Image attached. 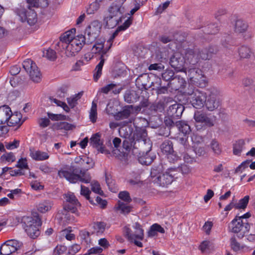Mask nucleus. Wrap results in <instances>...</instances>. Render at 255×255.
Returning a JSON list of instances; mask_svg holds the SVG:
<instances>
[{"label":"nucleus","instance_id":"nucleus-45","mask_svg":"<svg viewBox=\"0 0 255 255\" xmlns=\"http://www.w3.org/2000/svg\"><path fill=\"white\" fill-rule=\"evenodd\" d=\"M250 199V196L247 195L245 196L243 199L239 200L238 203H235V208L237 209H245L249 203Z\"/></svg>","mask_w":255,"mask_h":255},{"label":"nucleus","instance_id":"nucleus-57","mask_svg":"<svg viewBox=\"0 0 255 255\" xmlns=\"http://www.w3.org/2000/svg\"><path fill=\"white\" fill-rule=\"evenodd\" d=\"M210 242L208 241H203L199 246V249L202 253H207L209 251Z\"/></svg>","mask_w":255,"mask_h":255},{"label":"nucleus","instance_id":"nucleus-19","mask_svg":"<svg viewBox=\"0 0 255 255\" xmlns=\"http://www.w3.org/2000/svg\"><path fill=\"white\" fill-rule=\"evenodd\" d=\"M220 104V101L217 96L211 93L206 98L204 106L208 111H213L219 107Z\"/></svg>","mask_w":255,"mask_h":255},{"label":"nucleus","instance_id":"nucleus-9","mask_svg":"<svg viewBox=\"0 0 255 255\" xmlns=\"http://www.w3.org/2000/svg\"><path fill=\"white\" fill-rule=\"evenodd\" d=\"M173 168H168L165 172L161 173L156 179V182L161 186H165L171 184L174 178H177V173Z\"/></svg>","mask_w":255,"mask_h":255},{"label":"nucleus","instance_id":"nucleus-21","mask_svg":"<svg viewBox=\"0 0 255 255\" xmlns=\"http://www.w3.org/2000/svg\"><path fill=\"white\" fill-rule=\"evenodd\" d=\"M122 90L123 88L122 87H119L117 84L111 83L100 88L98 92L105 94H108L111 93L114 95H117L120 93Z\"/></svg>","mask_w":255,"mask_h":255},{"label":"nucleus","instance_id":"nucleus-50","mask_svg":"<svg viewBox=\"0 0 255 255\" xmlns=\"http://www.w3.org/2000/svg\"><path fill=\"white\" fill-rule=\"evenodd\" d=\"M19 20L21 22L26 23L30 26L34 25L38 21L37 17H19Z\"/></svg>","mask_w":255,"mask_h":255},{"label":"nucleus","instance_id":"nucleus-5","mask_svg":"<svg viewBox=\"0 0 255 255\" xmlns=\"http://www.w3.org/2000/svg\"><path fill=\"white\" fill-rule=\"evenodd\" d=\"M229 229L230 231L233 233H240L239 237L243 238L245 234L249 231L250 225L248 221H242L241 218H238V216H236L230 223Z\"/></svg>","mask_w":255,"mask_h":255},{"label":"nucleus","instance_id":"nucleus-29","mask_svg":"<svg viewBox=\"0 0 255 255\" xmlns=\"http://www.w3.org/2000/svg\"><path fill=\"white\" fill-rule=\"evenodd\" d=\"M30 156L36 161L45 160L49 158L48 153L40 150H34L30 149Z\"/></svg>","mask_w":255,"mask_h":255},{"label":"nucleus","instance_id":"nucleus-64","mask_svg":"<svg viewBox=\"0 0 255 255\" xmlns=\"http://www.w3.org/2000/svg\"><path fill=\"white\" fill-rule=\"evenodd\" d=\"M66 249L64 246H57L54 250L53 254L54 255H61L66 252Z\"/></svg>","mask_w":255,"mask_h":255},{"label":"nucleus","instance_id":"nucleus-63","mask_svg":"<svg viewBox=\"0 0 255 255\" xmlns=\"http://www.w3.org/2000/svg\"><path fill=\"white\" fill-rule=\"evenodd\" d=\"M92 190L95 192L96 193H98L100 195H102L103 193V191H102L100 185L98 182H94L91 183Z\"/></svg>","mask_w":255,"mask_h":255},{"label":"nucleus","instance_id":"nucleus-24","mask_svg":"<svg viewBox=\"0 0 255 255\" xmlns=\"http://www.w3.org/2000/svg\"><path fill=\"white\" fill-rule=\"evenodd\" d=\"M27 2L28 4V9H22L21 10V13L23 16H37L36 12L32 9V7H39V0H27Z\"/></svg>","mask_w":255,"mask_h":255},{"label":"nucleus","instance_id":"nucleus-32","mask_svg":"<svg viewBox=\"0 0 255 255\" xmlns=\"http://www.w3.org/2000/svg\"><path fill=\"white\" fill-rule=\"evenodd\" d=\"M106 224L104 222H95L92 224V233L99 235L102 234L106 228Z\"/></svg>","mask_w":255,"mask_h":255},{"label":"nucleus","instance_id":"nucleus-36","mask_svg":"<svg viewBox=\"0 0 255 255\" xmlns=\"http://www.w3.org/2000/svg\"><path fill=\"white\" fill-rule=\"evenodd\" d=\"M176 126L178 128L179 130L185 135L188 134L191 132L190 127L187 122L177 121L176 122Z\"/></svg>","mask_w":255,"mask_h":255},{"label":"nucleus","instance_id":"nucleus-4","mask_svg":"<svg viewBox=\"0 0 255 255\" xmlns=\"http://www.w3.org/2000/svg\"><path fill=\"white\" fill-rule=\"evenodd\" d=\"M22 223L27 235L32 239L38 237L40 232L39 227L41 225V219L37 214L33 217L24 216L22 219Z\"/></svg>","mask_w":255,"mask_h":255},{"label":"nucleus","instance_id":"nucleus-53","mask_svg":"<svg viewBox=\"0 0 255 255\" xmlns=\"http://www.w3.org/2000/svg\"><path fill=\"white\" fill-rule=\"evenodd\" d=\"M174 77V71L170 69H167L163 73H162V79L166 81L170 82Z\"/></svg>","mask_w":255,"mask_h":255},{"label":"nucleus","instance_id":"nucleus-54","mask_svg":"<svg viewBox=\"0 0 255 255\" xmlns=\"http://www.w3.org/2000/svg\"><path fill=\"white\" fill-rule=\"evenodd\" d=\"M100 4L97 2H92L86 8V13L88 15L94 14L100 8Z\"/></svg>","mask_w":255,"mask_h":255},{"label":"nucleus","instance_id":"nucleus-55","mask_svg":"<svg viewBox=\"0 0 255 255\" xmlns=\"http://www.w3.org/2000/svg\"><path fill=\"white\" fill-rule=\"evenodd\" d=\"M90 193L91 191L88 187L82 185H81V194L85 196L86 199L89 200L91 204H93V201L91 200V197H90Z\"/></svg>","mask_w":255,"mask_h":255},{"label":"nucleus","instance_id":"nucleus-13","mask_svg":"<svg viewBox=\"0 0 255 255\" xmlns=\"http://www.w3.org/2000/svg\"><path fill=\"white\" fill-rule=\"evenodd\" d=\"M188 76L191 82L197 85H201L202 82L205 84V77L202 74V71L198 68H190L188 71Z\"/></svg>","mask_w":255,"mask_h":255},{"label":"nucleus","instance_id":"nucleus-10","mask_svg":"<svg viewBox=\"0 0 255 255\" xmlns=\"http://www.w3.org/2000/svg\"><path fill=\"white\" fill-rule=\"evenodd\" d=\"M22 243L17 240H8L1 245L0 254L1 255H10L15 253L21 246Z\"/></svg>","mask_w":255,"mask_h":255},{"label":"nucleus","instance_id":"nucleus-41","mask_svg":"<svg viewBox=\"0 0 255 255\" xmlns=\"http://www.w3.org/2000/svg\"><path fill=\"white\" fill-rule=\"evenodd\" d=\"M238 51L241 58H249L252 54L251 49L246 46H241Z\"/></svg>","mask_w":255,"mask_h":255},{"label":"nucleus","instance_id":"nucleus-28","mask_svg":"<svg viewBox=\"0 0 255 255\" xmlns=\"http://www.w3.org/2000/svg\"><path fill=\"white\" fill-rule=\"evenodd\" d=\"M185 33L177 32L173 36L163 35L160 37V40L163 43H167L173 40L182 42L185 40Z\"/></svg>","mask_w":255,"mask_h":255},{"label":"nucleus","instance_id":"nucleus-60","mask_svg":"<svg viewBox=\"0 0 255 255\" xmlns=\"http://www.w3.org/2000/svg\"><path fill=\"white\" fill-rule=\"evenodd\" d=\"M174 168L175 169V173L181 171L182 174H184L189 173L191 171L189 167L186 164H183L181 165L180 167H178L177 168Z\"/></svg>","mask_w":255,"mask_h":255},{"label":"nucleus","instance_id":"nucleus-51","mask_svg":"<svg viewBox=\"0 0 255 255\" xmlns=\"http://www.w3.org/2000/svg\"><path fill=\"white\" fill-rule=\"evenodd\" d=\"M56 127L57 129H64L66 130L72 129L75 127L73 125L65 122L57 123Z\"/></svg>","mask_w":255,"mask_h":255},{"label":"nucleus","instance_id":"nucleus-39","mask_svg":"<svg viewBox=\"0 0 255 255\" xmlns=\"http://www.w3.org/2000/svg\"><path fill=\"white\" fill-rule=\"evenodd\" d=\"M161 149L163 153L166 155L173 152V144L169 140H165L161 145Z\"/></svg>","mask_w":255,"mask_h":255},{"label":"nucleus","instance_id":"nucleus-1","mask_svg":"<svg viewBox=\"0 0 255 255\" xmlns=\"http://www.w3.org/2000/svg\"><path fill=\"white\" fill-rule=\"evenodd\" d=\"M76 31L75 28H72L63 33L60 37L59 41L55 44V49L59 52L65 50L67 56L72 57L78 53L84 45L92 44L87 42L85 35L75 36Z\"/></svg>","mask_w":255,"mask_h":255},{"label":"nucleus","instance_id":"nucleus-20","mask_svg":"<svg viewBox=\"0 0 255 255\" xmlns=\"http://www.w3.org/2000/svg\"><path fill=\"white\" fill-rule=\"evenodd\" d=\"M184 110L183 105L174 104L169 106L167 113L169 116L178 119L182 116Z\"/></svg>","mask_w":255,"mask_h":255},{"label":"nucleus","instance_id":"nucleus-18","mask_svg":"<svg viewBox=\"0 0 255 255\" xmlns=\"http://www.w3.org/2000/svg\"><path fill=\"white\" fill-rule=\"evenodd\" d=\"M183 55L186 65L189 64L194 66L199 61V57L197 50L194 51L193 49L188 48L184 50Z\"/></svg>","mask_w":255,"mask_h":255},{"label":"nucleus","instance_id":"nucleus-22","mask_svg":"<svg viewBox=\"0 0 255 255\" xmlns=\"http://www.w3.org/2000/svg\"><path fill=\"white\" fill-rule=\"evenodd\" d=\"M134 141L135 140L132 137H131V138L125 139L123 142V148L126 149V151L129 152L131 150L133 154L138 156L142 154V152L139 151V148L134 147L133 143Z\"/></svg>","mask_w":255,"mask_h":255},{"label":"nucleus","instance_id":"nucleus-38","mask_svg":"<svg viewBox=\"0 0 255 255\" xmlns=\"http://www.w3.org/2000/svg\"><path fill=\"white\" fill-rule=\"evenodd\" d=\"M121 21V17L117 18V17H105L104 21L106 23V27L107 28H113L115 27L119 22Z\"/></svg>","mask_w":255,"mask_h":255},{"label":"nucleus","instance_id":"nucleus-25","mask_svg":"<svg viewBox=\"0 0 255 255\" xmlns=\"http://www.w3.org/2000/svg\"><path fill=\"white\" fill-rule=\"evenodd\" d=\"M186 82L183 78L179 76H176L168 82L167 85L174 90H178L180 89L183 88Z\"/></svg>","mask_w":255,"mask_h":255},{"label":"nucleus","instance_id":"nucleus-15","mask_svg":"<svg viewBox=\"0 0 255 255\" xmlns=\"http://www.w3.org/2000/svg\"><path fill=\"white\" fill-rule=\"evenodd\" d=\"M194 119L196 123H201L204 126L211 127L214 126L212 120L203 111H196L194 112Z\"/></svg>","mask_w":255,"mask_h":255},{"label":"nucleus","instance_id":"nucleus-12","mask_svg":"<svg viewBox=\"0 0 255 255\" xmlns=\"http://www.w3.org/2000/svg\"><path fill=\"white\" fill-rule=\"evenodd\" d=\"M170 64L176 71L186 72L185 61L183 55L180 53H174L170 59Z\"/></svg>","mask_w":255,"mask_h":255},{"label":"nucleus","instance_id":"nucleus-62","mask_svg":"<svg viewBox=\"0 0 255 255\" xmlns=\"http://www.w3.org/2000/svg\"><path fill=\"white\" fill-rule=\"evenodd\" d=\"M16 167L19 168L20 169L25 168L28 169V166L27 163V160L25 158H20L17 161V164L16 165Z\"/></svg>","mask_w":255,"mask_h":255},{"label":"nucleus","instance_id":"nucleus-61","mask_svg":"<svg viewBox=\"0 0 255 255\" xmlns=\"http://www.w3.org/2000/svg\"><path fill=\"white\" fill-rule=\"evenodd\" d=\"M231 246L232 249L236 252L239 251L242 248L240 244L237 241L235 237L231 239Z\"/></svg>","mask_w":255,"mask_h":255},{"label":"nucleus","instance_id":"nucleus-34","mask_svg":"<svg viewBox=\"0 0 255 255\" xmlns=\"http://www.w3.org/2000/svg\"><path fill=\"white\" fill-rule=\"evenodd\" d=\"M53 204L50 200H44L37 206V210L40 212L45 213L51 210Z\"/></svg>","mask_w":255,"mask_h":255},{"label":"nucleus","instance_id":"nucleus-23","mask_svg":"<svg viewBox=\"0 0 255 255\" xmlns=\"http://www.w3.org/2000/svg\"><path fill=\"white\" fill-rule=\"evenodd\" d=\"M132 18L133 17H128V18L125 21L123 25L118 27L116 31L112 34L110 39L107 41V42L110 44L109 48H111L114 39L118 35L119 32L121 31L127 29L131 25L133 19Z\"/></svg>","mask_w":255,"mask_h":255},{"label":"nucleus","instance_id":"nucleus-30","mask_svg":"<svg viewBox=\"0 0 255 255\" xmlns=\"http://www.w3.org/2000/svg\"><path fill=\"white\" fill-rule=\"evenodd\" d=\"M139 98L138 94L134 90H127L124 94V100L128 103L136 102Z\"/></svg>","mask_w":255,"mask_h":255},{"label":"nucleus","instance_id":"nucleus-58","mask_svg":"<svg viewBox=\"0 0 255 255\" xmlns=\"http://www.w3.org/2000/svg\"><path fill=\"white\" fill-rule=\"evenodd\" d=\"M118 196L120 199L126 202L129 203L131 201V199L129 196V194L127 191L120 192Z\"/></svg>","mask_w":255,"mask_h":255},{"label":"nucleus","instance_id":"nucleus-33","mask_svg":"<svg viewBox=\"0 0 255 255\" xmlns=\"http://www.w3.org/2000/svg\"><path fill=\"white\" fill-rule=\"evenodd\" d=\"M100 61L96 66L93 74V78L95 82H97L102 73V69L105 62V59L103 58V55L101 56Z\"/></svg>","mask_w":255,"mask_h":255},{"label":"nucleus","instance_id":"nucleus-46","mask_svg":"<svg viewBox=\"0 0 255 255\" xmlns=\"http://www.w3.org/2000/svg\"><path fill=\"white\" fill-rule=\"evenodd\" d=\"M197 52L199 57V60L201 59L204 60H207L211 59L207 47L201 49H199L197 50Z\"/></svg>","mask_w":255,"mask_h":255},{"label":"nucleus","instance_id":"nucleus-37","mask_svg":"<svg viewBox=\"0 0 255 255\" xmlns=\"http://www.w3.org/2000/svg\"><path fill=\"white\" fill-rule=\"evenodd\" d=\"M245 144V140L243 139L236 141L233 145L234 154L236 155H240Z\"/></svg>","mask_w":255,"mask_h":255},{"label":"nucleus","instance_id":"nucleus-8","mask_svg":"<svg viewBox=\"0 0 255 255\" xmlns=\"http://www.w3.org/2000/svg\"><path fill=\"white\" fill-rule=\"evenodd\" d=\"M23 67L29 73L31 79L34 82H39L41 74L36 64L31 59H27L22 63Z\"/></svg>","mask_w":255,"mask_h":255},{"label":"nucleus","instance_id":"nucleus-43","mask_svg":"<svg viewBox=\"0 0 255 255\" xmlns=\"http://www.w3.org/2000/svg\"><path fill=\"white\" fill-rule=\"evenodd\" d=\"M132 133V129L127 127H122L119 129V133L121 137L125 138V139L131 138Z\"/></svg>","mask_w":255,"mask_h":255},{"label":"nucleus","instance_id":"nucleus-59","mask_svg":"<svg viewBox=\"0 0 255 255\" xmlns=\"http://www.w3.org/2000/svg\"><path fill=\"white\" fill-rule=\"evenodd\" d=\"M20 141L18 140L14 139L13 141L6 142L5 146L7 149H13L19 146Z\"/></svg>","mask_w":255,"mask_h":255},{"label":"nucleus","instance_id":"nucleus-6","mask_svg":"<svg viewBox=\"0 0 255 255\" xmlns=\"http://www.w3.org/2000/svg\"><path fill=\"white\" fill-rule=\"evenodd\" d=\"M65 201L63 204V209L65 211L74 213L77 216H79L80 213L78 208L81 206V204L73 193H68L65 194Z\"/></svg>","mask_w":255,"mask_h":255},{"label":"nucleus","instance_id":"nucleus-49","mask_svg":"<svg viewBox=\"0 0 255 255\" xmlns=\"http://www.w3.org/2000/svg\"><path fill=\"white\" fill-rule=\"evenodd\" d=\"M43 56H45L51 61H54L57 58L56 52L50 48L46 50L45 51H43Z\"/></svg>","mask_w":255,"mask_h":255},{"label":"nucleus","instance_id":"nucleus-52","mask_svg":"<svg viewBox=\"0 0 255 255\" xmlns=\"http://www.w3.org/2000/svg\"><path fill=\"white\" fill-rule=\"evenodd\" d=\"M106 181L109 189L113 192H116L118 190L115 181L110 177L106 174Z\"/></svg>","mask_w":255,"mask_h":255},{"label":"nucleus","instance_id":"nucleus-35","mask_svg":"<svg viewBox=\"0 0 255 255\" xmlns=\"http://www.w3.org/2000/svg\"><path fill=\"white\" fill-rule=\"evenodd\" d=\"M234 27L236 32L243 33L247 30L248 25L242 19L240 18L236 20Z\"/></svg>","mask_w":255,"mask_h":255},{"label":"nucleus","instance_id":"nucleus-44","mask_svg":"<svg viewBox=\"0 0 255 255\" xmlns=\"http://www.w3.org/2000/svg\"><path fill=\"white\" fill-rule=\"evenodd\" d=\"M116 208L117 210L121 211V212L124 214H128L131 210V207L130 206L120 201H119L118 204L117 206L116 207Z\"/></svg>","mask_w":255,"mask_h":255},{"label":"nucleus","instance_id":"nucleus-17","mask_svg":"<svg viewBox=\"0 0 255 255\" xmlns=\"http://www.w3.org/2000/svg\"><path fill=\"white\" fill-rule=\"evenodd\" d=\"M135 85L140 90H147L153 86V82L151 81L150 77L147 73L139 75L135 80Z\"/></svg>","mask_w":255,"mask_h":255},{"label":"nucleus","instance_id":"nucleus-56","mask_svg":"<svg viewBox=\"0 0 255 255\" xmlns=\"http://www.w3.org/2000/svg\"><path fill=\"white\" fill-rule=\"evenodd\" d=\"M0 160L1 161H6L7 162H12L15 160V157L14 154L10 152L1 156Z\"/></svg>","mask_w":255,"mask_h":255},{"label":"nucleus","instance_id":"nucleus-2","mask_svg":"<svg viewBox=\"0 0 255 255\" xmlns=\"http://www.w3.org/2000/svg\"><path fill=\"white\" fill-rule=\"evenodd\" d=\"M60 178H65L70 183H75L80 181L83 183H90L91 180L90 174L85 170L81 168L71 165L64 167L58 172Z\"/></svg>","mask_w":255,"mask_h":255},{"label":"nucleus","instance_id":"nucleus-47","mask_svg":"<svg viewBox=\"0 0 255 255\" xmlns=\"http://www.w3.org/2000/svg\"><path fill=\"white\" fill-rule=\"evenodd\" d=\"M210 147L213 152L217 155H219L222 152V148L217 140L213 139L210 143Z\"/></svg>","mask_w":255,"mask_h":255},{"label":"nucleus","instance_id":"nucleus-14","mask_svg":"<svg viewBox=\"0 0 255 255\" xmlns=\"http://www.w3.org/2000/svg\"><path fill=\"white\" fill-rule=\"evenodd\" d=\"M206 98L207 96L205 93L196 90L194 92V96L191 98V103L195 108L201 109L204 106Z\"/></svg>","mask_w":255,"mask_h":255},{"label":"nucleus","instance_id":"nucleus-48","mask_svg":"<svg viewBox=\"0 0 255 255\" xmlns=\"http://www.w3.org/2000/svg\"><path fill=\"white\" fill-rule=\"evenodd\" d=\"M89 116L90 120L93 123L96 122L97 118V104L94 101L92 102Z\"/></svg>","mask_w":255,"mask_h":255},{"label":"nucleus","instance_id":"nucleus-40","mask_svg":"<svg viewBox=\"0 0 255 255\" xmlns=\"http://www.w3.org/2000/svg\"><path fill=\"white\" fill-rule=\"evenodd\" d=\"M108 11L110 14V16H119L122 14L121 6L113 3L108 9Z\"/></svg>","mask_w":255,"mask_h":255},{"label":"nucleus","instance_id":"nucleus-16","mask_svg":"<svg viewBox=\"0 0 255 255\" xmlns=\"http://www.w3.org/2000/svg\"><path fill=\"white\" fill-rule=\"evenodd\" d=\"M101 134L99 133L93 134L90 138V144L99 152L106 154H109L110 151L104 146L103 141L101 139Z\"/></svg>","mask_w":255,"mask_h":255},{"label":"nucleus","instance_id":"nucleus-26","mask_svg":"<svg viewBox=\"0 0 255 255\" xmlns=\"http://www.w3.org/2000/svg\"><path fill=\"white\" fill-rule=\"evenodd\" d=\"M9 118L8 120L7 126L9 127H13L18 126L20 127L23 123V121H21L22 115L19 112H15L13 114L11 112L9 114Z\"/></svg>","mask_w":255,"mask_h":255},{"label":"nucleus","instance_id":"nucleus-3","mask_svg":"<svg viewBox=\"0 0 255 255\" xmlns=\"http://www.w3.org/2000/svg\"><path fill=\"white\" fill-rule=\"evenodd\" d=\"M135 140L133 143L134 148L139 149V151L144 153L147 154L149 152L151 147V144L150 140L147 138V133L144 128L137 127L135 132L132 136Z\"/></svg>","mask_w":255,"mask_h":255},{"label":"nucleus","instance_id":"nucleus-7","mask_svg":"<svg viewBox=\"0 0 255 255\" xmlns=\"http://www.w3.org/2000/svg\"><path fill=\"white\" fill-rule=\"evenodd\" d=\"M102 24L98 20H94L86 28L85 34L87 36V42L94 43L101 33Z\"/></svg>","mask_w":255,"mask_h":255},{"label":"nucleus","instance_id":"nucleus-27","mask_svg":"<svg viewBox=\"0 0 255 255\" xmlns=\"http://www.w3.org/2000/svg\"><path fill=\"white\" fill-rule=\"evenodd\" d=\"M133 106L128 105L125 106L123 110L118 112L115 115V118L116 120L119 121L128 119L131 113Z\"/></svg>","mask_w":255,"mask_h":255},{"label":"nucleus","instance_id":"nucleus-11","mask_svg":"<svg viewBox=\"0 0 255 255\" xmlns=\"http://www.w3.org/2000/svg\"><path fill=\"white\" fill-rule=\"evenodd\" d=\"M135 229L134 233H132L131 229L128 227H125L124 229V233L125 236L128 239L132 242L134 239H139L142 240L143 238V230L141 228L140 225L136 222L133 225Z\"/></svg>","mask_w":255,"mask_h":255},{"label":"nucleus","instance_id":"nucleus-31","mask_svg":"<svg viewBox=\"0 0 255 255\" xmlns=\"http://www.w3.org/2000/svg\"><path fill=\"white\" fill-rule=\"evenodd\" d=\"M10 112V109L8 107H0V124L2 125L5 123L7 124Z\"/></svg>","mask_w":255,"mask_h":255},{"label":"nucleus","instance_id":"nucleus-42","mask_svg":"<svg viewBox=\"0 0 255 255\" xmlns=\"http://www.w3.org/2000/svg\"><path fill=\"white\" fill-rule=\"evenodd\" d=\"M104 44L102 42L101 43H96L95 44H94L93 46V48L92 49V51L93 53H101L102 55H103V57L104 56V55L106 54L107 51L109 50V48L108 49H104Z\"/></svg>","mask_w":255,"mask_h":255}]
</instances>
